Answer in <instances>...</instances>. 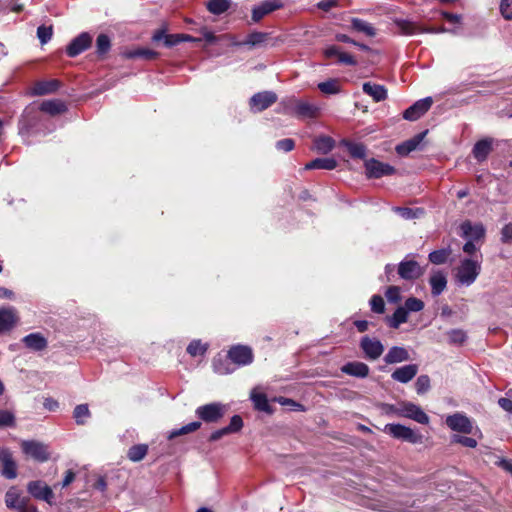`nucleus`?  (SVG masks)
<instances>
[{
  "mask_svg": "<svg viewBox=\"0 0 512 512\" xmlns=\"http://www.w3.org/2000/svg\"><path fill=\"white\" fill-rule=\"evenodd\" d=\"M383 411L387 415L409 418L423 425L428 424L430 420L420 406L408 401H402L398 404H384Z\"/></svg>",
  "mask_w": 512,
  "mask_h": 512,
  "instance_id": "1",
  "label": "nucleus"
},
{
  "mask_svg": "<svg viewBox=\"0 0 512 512\" xmlns=\"http://www.w3.org/2000/svg\"><path fill=\"white\" fill-rule=\"evenodd\" d=\"M282 112L284 114L293 115L298 118H316L320 112V108L305 100L298 99L294 96L285 98L281 101Z\"/></svg>",
  "mask_w": 512,
  "mask_h": 512,
  "instance_id": "2",
  "label": "nucleus"
},
{
  "mask_svg": "<svg viewBox=\"0 0 512 512\" xmlns=\"http://www.w3.org/2000/svg\"><path fill=\"white\" fill-rule=\"evenodd\" d=\"M481 272V256L464 258L456 271V281L464 286L472 285Z\"/></svg>",
  "mask_w": 512,
  "mask_h": 512,
  "instance_id": "3",
  "label": "nucleus"
},
{
  "mask_svg": "<svg viewBox=\"0 0 512 512\" xmlns=\"http://www.w3.org/2000/svg\"><path fill=\"white\" fill-rule=\"evenodd\" d=\"M227 412V406L220 402H212L197 407L196 416L206 423H217Z\"/></svg>",
  "mask_w": 512,
  "mask_h": 512,
  "instance_id": "4",
  "label": "nucleus"
},
{
  "mask_svg": "<svg viewBox=\"0 0 512 512\" xmlns=\"http://www.w3.org/2000/svg\"><path fill=\"white\" fill-rule=\"evenodd\" d=\"M384 432L393 438L400 439L412 444L423 443V436L420 433L401 424H386L384 427Z\"/></svg>",
  "mask_w": 512,
  "mask_h": 512,
  "instance_id": "5",
  "label": "nucleus"
},
{
  "mask_svg": "<svg viewBox=\"0 0 512 512\" xmlns=\"http://www.w3.org/2000/svg\"><path fill=\"white\" fill-rule=\"evenodd\" d=\"M397 273L401 279L412 282L424 274V269L409 254L398 264Z\"/></svg>",
  "mask_w": 512,
  "mask_h": 512,
  "instance_id": "6",
  "label": "nucleus"
},
{
  "mask_svg": "<svg viewBox=\"0 0 512 512\" xmlns=\"http://www.w3.org/2000/svg\"><path fill=\"white\" fill-rule=\"evenodd\" d=\"M39 121V107L33 105L26 107L19 120V133L22 135L29 134Z\"/></svg>",
  "mask_w": 512,
  "mask_h": 512,
  "instance_id": "7",
  "label": "nucleus"
},
{
  "mask_svg": "<svg viewBox=\"0 0 512 512\" xmlns=\"http://www.w3.org/2000/svg\"><path fill=\"white\" fill-rule=\"evenodd\" d=\"M21 448L24 454L39 462H45L49 459L48 447L42 442L25 440L22 441Z\"/></svg>",
  "mask_w": 512,
  "mask_h": 512,
  "instance_id": "8",
  "label": "nucleus"
},
{
  "mask_svg": "<svg viewBox=\"0 0 512 512\" xmlns=\"http://www.w3.org/2000/svg\"><path fill=\"white\" fill-rule=\"evenodd\" d=\"M227 358L238 366H246L253 362V351L246 345H234L228 350Z\"/></svg>",
  "mask_w": 512,
  "mask_h": 512,
  "instance_id": "9",
  "label": "nucleus"
},
{
  "mask_svg": "<svg viewBox=\"0 0 512 512\" xmlns=\"http://www.w3.org/2000/svg\"><path fill=\"white\" fill-rule=\"evenodd\" d=\"M27 491L35 499L43 500L48 504H53L54 493L52 489L41 480L30 481L27 484Z\"/></svg>",
  "mask_w": 512,
  "mask_h": 512,
  "instance_id": "10",
  "label": "nucleus"
},
{
  "mask_svg": "<svg viewBox=\"0 0 512 512\" xmlns=\"http://www.w3.org/2000/svg\"><path fill=\"white\" fill-rule=\"evenodd\" d=\"M366 176L368 178H381L383 176L392 175L395 168L387 163L380 162L374 158L365 162Z\"/></svg>",
  "mask_w": 512,
  "mask_h": 512,
  "instance_id": "11",
  "label": "nucleus"
},
{
  "mask_svg": "<svg viewBox=\"0 0 512 512\" xmlns=\"http://www.w3.org/2000/svg\"><path fill=\"white\" fill-rule=\"evenodd\" d=\"M360 348L369 360L378 359L384 352V346L380 340L364 336L360 340Z\"/></svg>",
  "mask_w": 512,
  "mask_h": 512,
  "instance_id": "12",
  "label": "nucleus"
},
{
  "mask_svg": "<svg viewBox=\"0 0 512 512\" xmlns=\"http://www.w3.org/2000/svg\"><path fill=\"white\" fill-rule=\"evenodd\" d=\"M277 101V95L272 91H263L254 94L250 98V108L254 112H261Z\"/></svg>",
  "mask_w": 512,
  "mask_h": 512,
  "instance_id": "13",
  "label": "nucleus"
},
{
  "mask_svg": "<svg viewBox=\"0 0 512 512\" xmlns=\"http://www.w3.org/2000/svg\"><path fill=\"white\" fill-rule=\"evenodd\" d=\"M92 44V37L87 32H82L77 37L71 40L69 45L66 47V53L69 57H76L85 50H87Z\"/></svg>",
  "mask_w": 512,
  "mask_h": 512,
  "instance_id": "14",
  "label": "nucleus"
},
{
  "mask_svg": "<svg viewBox=\"0 0 512 512\" xmlns=\"http://www.w3.org/2000/svg\"><path fill=\"white\" fill-rule=\"evenodd\" d=\"M446 425L453 431L470 434L473 429L471 420L462 413L447 416Z\"/></svg>",
  "mask_w": 512,
  "mask_h": 512,
  "instance_id": "15",
  "label": "nucleus"
},
{
  "mask_svg": "<svg viewBox=\"0 0 512 512\" xmlns=\"http://www.w3.org/2000/svg\"><path fill=\"white\" fill-rule=\"evenodd\" d=\"M433 100L431 97H426L416 101L413 105L407 108L403 117L409 121H415L423 116L431 107Z\"/></svg>",
  "mask_w": 512,
  "mask_h": 512,
  "instance_id": "16",
  "label": "nucleus"
},
{
  "mask_svg": "<svg viewBox=\"0 0 512 512\" xmlns=\"http://www.w3.org/2000/svg\"><path fill=\"white\" fill-rule=\"evenodd\" d=\"M0 461L3 468L1 474L6 479H14L17 476V465L13 459L12 453L7 448H0Z\"/></svg>",
  "mask_w": 512,
  "mask_h": 512,
  "instance_id": "17",
  "label": "nucleus"
},
{
  "mask_svg": "<svg viewBox=\"0 0 512 512\" xmlns=\"http://www.w3.org/2000/svg\"><path fill=\"white\" fill-rule=\"evenodd\" d=\"M461 237L467 241H480L485 235V228L482 224H472L470 221H464L460 225Z\"/></svg>",
  "mask_w": 512,
  "mask_h": 512,
  "instance_id": "18",
  "label": "nucleus"
},
{
  "mask_svg": "<svg viewBox=\"0 0 512 512\" xmlns=\"http://www.w3.org/2000/svg\"><path fill=\"white\" fill-rule=\"evenodd\" d=\"M418 373V366L416 364H408L398 367L391 374V378L399 383L406 384L410 382Z\"/></svg>",
  "mask_w": 512,
  "mask_h": 512,
  "instance_id": "19",
  "label": "nucleus"
},
{
  "mask_svg": "<svg viewBox=\"0 0 512 512\" xmlns=\"http://www.w3.org/2000/svg\"><path fill=\"white\" fill-rule=\"evenodd\" d=\"M18 320L16 309L13 307L0 308V334L11 330Z\"/></svg>",
  "mask_w": 512,
  "mask_h": 512,
  "instance_id": "20",
  "label": "nucleus"
},
{
  "mask_svg": "<svg viewBox=\"0 0 512 512\" xmlns=\"http://www.w3.org/2000/svg\"><path fill=\"white\" fill-rule=\"evenodd\" d=\"M282 4L279 0H266L252 9V20L260 21L264 16L281 8Z\"/></svg>",
  "mask_w": 512,
  "mask_h": 512,
  "instance_id": "21",
  "label": "nucleus"
},
{
  "mask_svg": "<svg viewBox=\"0 0 512 512\" xmlns=\"http://www.w3.org/2000/svg\"><path fill=\"white\" fill-rule=\"evenodd\" d=\"M369 366L360 361L347 362L341 367V372L356 378H366L369 375Z\"/></svg>",
  "mask_w": 512,
  "mask_h": 512,
  "instance_id": "22",
  "label": "nucleus"
},
{
  "mask_svg": "<svg viewBox=\"0 0 512 512\" xmlns=\"http://www.w3.org/2000/svg\"><path fill=\"white\" fill-rule=\"evenodd\" d=\"M429 284L431 286L432 295L439 296L447 287L446 273L440 270L433 271L429 278Z\"/></svg>",
  "mask_w": 512,
  "mask_h": 512,
  "instance_id": "23",
  "label": "nucleus"
},
{
  "mask_svg": "<svg viewBox=\"0 0 512 512\" xmlns=\"http://www.w3.org/2000/svg\"><path fill=\"white\" fill-rule=\"evenodd\" d=\"M426 134L427 131H423L421 133H418L414 137L406 140L405 142L397 145L396 152L401 156L408 155L410 152L416 150L419 147Z\"/></svg>",
  "mask_w": 512,
  "mask_h": 512,
  "instance_id": "24",
  "label": "nucleus"
},
{
  "mask_svg": "<svg viewBox=\"0 0 512 512\" xmlns=\"http://www.w3.org/2000/svg\"><path fill=\"white\" fill-rule=\"evenodd\" d=\"M250 400L256 410L271 414L273 409L269 404L266 394L259 392L257 388H254L250 393Z\"/></svg>",
  "mask_w": 512,
  "mask_h": 512,
  "instance_id": "25",
  "label": "nucleus"
},
{
  "mask_svg": "<svg viewBox=\"0 0 512 512\" xmlns=\"http://www.w3.org/2000/svg\"><path fill=\"white\" fill-rule=\"evenodd\" d=\"M410 355L404 347L393 346L391 347L386 355L384 356V362L386 364H396L408 361Z\"/></svg>",
  "mask_w": 512,
  "mask_h": 512,
  "instance_id": "26",
  "label": "nucleus"
},
{
  "mask_svg": "<svg viewBox=\"0 0 512 512\" xmlns=\"http://www.w3.org/2000/svg\"><path fill=\"white\" fill-rule=\"evenodd\" d=\"M29 498L22 497L16 487H10L5 493V504L9 509L18 510Z\"/></svg>",
  "mask_w": 512,
  "mask_h": 512,
  "instance_id": "27",
  "label": "nucleus"
},
{
  "mask_svg": "<svg viewBox=\"0 0 512 512\" xmlns=\"http://www.w3.org/2000/svg\"><path fill=\"white\" fill-rule=\"evenodd\" d=\"M362 89L363 92L369 95L375 102H381L387 98V89L383 85L365 82Z\"/></svg>",
  "mask_w": 512,
  "mask_h": 512,
  "instance_id": "28",
  "label": "nucleus"
},
{
  "mask_svg": "<svg viewBox=\"0 0 512 512\" xmlns=\"http://www.w3.org/2000/svg\"><path fill=\"white\" fill-rule=\"evenodd\" d=\"M22 342L26 348L32 351H42L47 347V340L40 333H31L26 335L22 339Z\"/></svg>",
  "mask_w": 512,
  "mask_h": 512,
  "instance_id": "29",
  "label": "nucleus"
},
{
  "mask_svg": "<svg viewBox=\"0 0 512 512\" xmlns=\"http://www.w3.org/2000/svg\"><path fill=\"white\" fill-rule=\"evenodd\" d=\"M492 144V139L488 138L476 142L472 150L474 158L479 162L484 161L492 151Z\"/></svg>",
  "mask_w": 512,
  "mask_h": 512,
  "instance_id": "30",
  "label": "nucleus"
},
{
  "mask_svg": "<svg viewBox=\"0 0 512 512\" xmlns=\"http://www.w3.org/2000/svg\"><path fill=\"white\" fill-rule=\"evenodd\" d=\"M369 507L379 512H409L407 508L395 501L377 500L372 502Z\"/></svg>",
  "mask_w": 512,
  "mask_h": 512,
  "instance_id": "31",
  "label": "nucleus"
},
{
  "mask_svg": "<svg viewBox=\"0 0 512 512\" xmlns=\"http://www.w3.org/2000/svg\"><path fill=\"white\" fill-rule=\"evenodd\" d=\"M394 24L399 30V33L403 35H414L417 33H422V28H420L416 23L402 18L394 19Z\"/></svg>",
  "mask_w": 512,
  "mask_h": 512,
  "instance_id": "32",
  "label": "nucleus"
},
{
  "mask_svg": "<svg viewBox=\"0 0 512 512\" xmlns=\"http://www.w3.org/2000/svg\"><path fill=\"white\" fill-rule=\"evenodd\" d=\"M337 167V161L332 157L316 158L305 165V170L323 169L333 170Z\"/></svg>",
  "mask_w": 512,
  "mask_h": 512,
  "instance_id": "33",
  "label": "nucleus"
},
{
  "mask_svg": "<svg viewBox=\"0 0 512 512\" xmlns=\"http://www.w3.org/2000/svg\"><path fill=\"white\" fill-rule=\"evenodd\" d=\"M60 87V82L56 79L39 81L33 88L35 95H47L55 92Z\"/></svg>",
  "mask_w": 512,
  "mask_h": 512,
  "instance_id": "34",
  "label": "nucleus"
},
{
  "mask_svg": "<svg viewBox=\"0 0 512 512\" xmlns=\"http://www.w3.org/2000/svg\"><path fill=\"white\" fill-rule=\"evenodd\" d=\"M39 110L50 115H58L66 111V105L61 100H46L41 103Z\"/></svg>",
  "mask_w": 512,
  "mask_h": 512,
  "instance_id": "35",
  "label": "nucleus"
},
{
  "mask_svg": "<svg viewBox=\"0 0 512 512\" xmlns=\"http://www.w3.org/2000/svg\"><path fill=\"white\" fill-rule=\"evenodd\" d=\"M213 371L219 375H227L234 372V368L231 367V363L227 358L217 355L212 361Z\"/></svg>",
  "mask_w": 512,
  "mask_h": 512,
  "instance_id": "36",
  "label": "nucleus"
},
{
  "mask_svg": "<svg viewBox=\"0 0 512 512\" xmlns=\"http://www.w3.org/2000/svg\"><path fill=\"white\" fill-rule=\"evenodd\" d=\"M232 5L231 0H208L205 3L207 10L213 15H221L228 11Z\"/></svg>",
  "mask_w": 512,
  "mask_h": 512,
  "instance_id": "37",
  "label": "nucleus"
},
{
  "mask_svg": "<svg viewBox=\"0 0 512 512\" xmlns=\"http://www.w3.org/2000/svg\"><path fill=\"white\" fill-rule=\"evenodd\" d=\"M335 146V141L330 136H319L313 141V149L318 153L327 154Z\"/></svg>",
  "mask_w": 512,
  "mask_h": 512,
  "instance_id": "38",
  "label": "nucleus"
},
{
  "mask_svg": "<svg viewBox=\"0 0 512 512\" xmlns=\"http://www.w3.org/2000/svg\"><path fill=\"white\" fill-rule=\"evenodd\" d=\"M123 56L127 59L144 58L147 60H152L158 57V52L147 48H139L126 51L123 53Z\"/></svg>",
  "mask_w": 512,
  "mask_h": 512,
  "instance_id": "39",
  "label": "nucleus"
},
{
  "mask_svg": "<svg viewBox=\"0 0 512 512\" xmlns=\"http://www.w3.org/2000/svg\"><path fill=\"white\" fill-rule=\"evenodd\" d=\"M351 28L357 32L373 37L376 35L374 27L365 20L359 18L351 19Z\"/></svg>",
  "mask_w": 512,
  "mask_h": 512,
  "instance_id": "40",
  "label": "nucleus"
},
{
  "mask_svg": "<svg viewBox=\"0 0 512 512\" xmlns=\"http://www.w3.org/2000/svg\"><path fill=\"white\" fill-rule=\"evenodd\" d=\"M317 87L323 94L326 95H335L341 91L339 80L333 78L318 83Z\"/></svg>",
  "mask_w": 512,
  "mask_h": 512,
  "instance_id": "41",
  "label": "nucleus"
},
{
  "mask_svg": "<svg viewBox=\"0 0 512 512\" xmlns=\"http://www.w3.org/2000/svg\"><path fill=\"white\" fill-rule=\"evenodd\" d=\"M208 348H209L208 343H202L201 340L194 339L189 343L186 350L190 356L196 357V356L205 355Z\"/></svg>",
  "mask_w": 512,
  "mask_h": 512,
  "instance_id": "42",
  "label": "nucleus"
},
{
  "mask_svg": "<svg viewBox=\"0 0 512 512\" xmlns=\"http://www.w3.org/2000/svg\"><path fill=\"white\" fill-rule=\"evenodd\" d=\"M91 413L87 404H79L74 408L73 417L78 425H84Z\"/></svg>",
  "mask_w": 512,
  "mask_h": 512,
  "instance_id": "43",
  "label": "nucleus"
},
{
  "mask_svg": "<svg viewBox=\"0 0 512 512\" xmlns=\"http://www.w3.org/2000/svg\"><path fill=\"white\" fill-rule=\"evenodd\" d=\"M200 427H201V422H199V421L191 422L189 424L182 426L179 429H174L171 432H169L168 439H174L178 436L192 433V432L198 430Z\"/></svg>",
  "mask_w": 512,
  "mask_h": 512,
  "instance_id": "44",
  "label": "nucleus"
},
{
  "mask_svg": "<svg viewBox=\"0 0 512 512\" xmlns=\"http://www.w3.org/2000/svg\"><path fill=\"white\" fill-rule=\"evenodd\" d=\"M148 452V446L146 444H138L129 448L127 456L133 462L141 461Z\"/></svg>",
  "mask_w": 512,
  "mask_h": 512,
  "instance_id": "45",
  "label": "nucleus"
},
{
  "mask_svg": "<svg viewBox=\"0 0 512 512\" xmlns=\"http://www.w3.org/2000/svg\"><path fill=\"white\" fill-rule=\"evenodd\" d=\"M408 320L407 309L398 307L389 319V326L397 329L401 324L406 323Z\"/></svg>",
  "mask_w": 512,
  "mask_h": 512,
  "instance_id": "46",
  "label": "nucleus"
},
{
  "mask_svg": "<svg viewBox=\"0 0 512 512\" xmlns=\"http://www.w3.org/2000/svg\"><path fill=\"white\" fill-rule=\"evenodd\" d=\"M393 210L405 220L419 218L424 213L421 208L394 207Z\"/></svg>",
  "mask_w": 512,
  "mask_h": 512,
  "instance_id": "47",
  "label": "nucleus"
},
{
  "mask_svg": "<svg viewBox=\"0 0 512 512\" xmlns=\"http://www.w3.org/2000/svg\"><path fill=\"white\" fill-rule=\"evenodd\" d=\"M268 37L267 33L264 32H253L247 36L243 42L236 43V45H248L255 47L262 44Z\"/></svg>",
  "mask_w": 512,
  "mask_h": 512,
  "instance_id": "48",
  "label": "nucleus"
},
{
  "mask_svg": "<svg viewBox=\"0 0 512 512\" xmlns=\"http://www.w3.org/2000/svg\"><path fill=\"white\" fill-rule=\"evenodd\" d=\"M450 254V248L435 250L429 254V261L436 265L444 264L447 261L448 257L450 256Z\"/></svg>",
  "mask_w": 512,
  "mask_h": 512,
  "instance_id": "49",
  "label": "nucleus"
},
{
  "mask_svg": "<svg viewBox=\"0 0 512 512\" xmlns=\"http://www.w3.org/2000/svg\"><path fill=\"white\" fill-rule=\"evenodd\" d=\"M449 343L453 345H462L466 339L467 334L462 329H451L447 332Z\"/></svg>",
  "mask_w": 512,
  "mask_h": 512,
  "instance_id": "50",
  "label": "nucleus"
},
{
  "mask_svg": "<svg viewBox=\"0 0 512 512\" xmlns=\"http://www.w3.org/2000/svg\"><path fill=\"white\" fill-rule=\"evenodd\" d=\"M111 47L110 38L106 34H100L96 39V52L98 55L106 54Z\"/></svg>",
  "mask_w": 512,
  "mask_h": 512,
  "instance_id": "51",
  "label": "nucleus"
},
{
  "mask_svg": "<svg viewBox=\"0 0 512 512\" xmlns=\"http://www.w3.org/2000/svg\"><path fill=\"white\" fill-rule=\"evenodd\" d=\"M404 309H407V313L409 312H419L424 308V302L415 297H409L404 306H401Z\"/></svg>",
  "mask_w": 512,
  "mask_h": 512,
  "instance_id": "52",
  "label": "nucleus"
},
{
  "mask_svg": "<svg viewBox=\"0 0 512 512\" xmlns=\"http://www.w3.org/2000/svg\"><path fill=\"white\" fill-rule=\"evenodd\" d=\"M347 149L354 158L362 159L366 156V147L361 143H349Z\"/></svg>",
  "mask_w": 512,
  "mask_h": 512,
  "instance_id": "53",
  "label": "nucleus"
},
{
  "mask_svg": "<svg viewBox=\"0 0 512 512\" xmlns=\"http://www.w3.org/2000/svg\"><path fill=\"white\" fill-rule=\"evenodd\" d=\"M52 26L41 25L37 28V37L41 44H46L52 38Z\"/></svg>",
  "mask_w": 512,
  "mask_h": 512,
  "instance_id": "54",
  "label": "nucleus"
},
{
  "mask_svg": "<svg viewBox=\"0 0 512 512\" xmlns=\"http://www.w3.org/2000/svg\"><path fill=\"white\" fill-rule=\"evenodd\" d=\"M415 388L418 394H424L430 389V378L428 375H420L416 382Z\"/></svg>",
  "mask_w": 512,
  "mask_h": 512,
  "instance_id": "55",
  "label": "nucleus"
},
{
  "mask_svg": "<svg viewBox=\"0 0 512 512\" xmlns=\"http://www.w3.org/2000/svg\"><path fill=\"white\" fill-rule=\"evenodd\" d=\"M451 441L469 448H475L477 446V441L474 438L457 434L452 436Z\"/></svg>",
  "mask_w": 512,
  "mask_h": 512,
  "instance_id": "56",
  "label": "nucleus"
},
{
  "mask_svg": "<svg viewBox=\"0 0 512 512\" xmlns=\"http://www.w3.org/2000/svg\"><path fill=\"white\" fill-rule=\"evenodd\" d=\"M387 301L390 303H397L401 300V289L398 286H390L385 292Z\"/></svg>",
  "mask_w": 512,
  "mask_h": 512,
  "instance_id": "57",
  "label": "nucleus"
},
{
  "mask_svg": "<svg viewBox=\"0 0 512 512\" xmlns=\"http://www.w3.org/2000/svg\"><path fill=\"white\" fill-rule=\"evenodd\" d=\"M371 310L375 313L381 314L385 310V303L380 295H373L370 299Z\"/></svg>",
  "mask_w": 512,
  "mask_h": 512,
  "instance_id": "58",
  "label": "nucleus"
},
{
  "mask_svg": "<svg viewBox=\"0 0 512 512\" xmlns=\"http://www.w3.org/2000/svg\"><path fill=\"white\" fill-rule=\"evenodd\" d=\"M243 428V420L241 416L234 415L232 416L230 423L228 426H226V429L228 430L229 434L237 433Z\"/></svg>",
  "mask_w": 512,
  "mask_h": 512,
  "instance_id": "59",
  "label": "nucleus"
},
{
  "mask_svg": "<svg viewBox=\"0 0 512 512\" xmlns=\"http://www.w3.org/2000/svg\"><path fill=\"white\" fill-rule=\"evenodd\" d=\"M15 417L13 413L8 410H0V427L12 426Z\"/></svg>",
  "mask_w": 512,
  "mask_h": 512,
  "instance_id": "60",
  "label": "nucleus"
},
{
  "mask_svg": "<svg viewBox=\"0 0 512 512\" xmlns=\"http://www.w3.org/2000/svg\"><path fill=\"white\" fill-rule=\"evenodd\" d=\"M500 12L507 20H512V0H501Z\"/></svg>",
  "mask_w": 512,
  "mask_h": 512,
  "instance_id": "61",
  "label": "nucleus"
},
{
  "mask_svg": "<svg viewBox=\"0 0 512 512\" xmlns=\"http://www.w3.org/2000/svg\"><path fill=\"white\" fill-rule=\"evenodd\" d=\"M479 250V246H477L476 241H466V243L463 245V251L467 255H469V258L479 257L476 253Z\"/></svg>",
  "mask_w": 512,
  "mask_h": 512,
  "instance_id": "62",
  "label": "nucleus"
},
{
  "mask_svg": "<svg viewBox=\"0 0 512 512\" xmlns=\"http://www.w3.org/2000/svg\"><path fill=\"white\" fill-rule=\"evenodd\" d=\"M294 146V140L290 138L282 139L276 142V148L284 152L293 150Z\"/></svg>",
  "mask_w": 512,
  "mask_h": 512,
  "instance_id": "63",
  "label": "nucleus"
},
{
  "mask_svg": "<svg viewBox=\"0 0 512 512\" xmlns=\"http://www.w3.org/2000/svg\"><path fill=\"white\" fill-rule=\"evenodd\" d=\"M501 241L510 243L512 241V224H506L501 230Z\"/></svg>",
  "mask_w": 512,
  "mask_h": 512,
  "instance_id": "64",
  "label": "nucleus"
}]
</instances>
